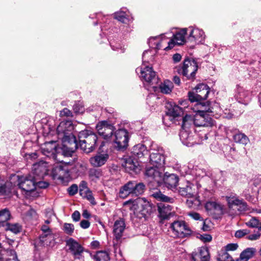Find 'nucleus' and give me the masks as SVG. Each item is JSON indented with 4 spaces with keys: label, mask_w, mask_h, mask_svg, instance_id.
<instances>
[{
    "label": "nucleus",
    "mask_w": 261,
    "mask_h": 261,
    "mask_svg": "<svg viewBox=\"0 0 261 261\" xmlns=\"http://www.w3.org/2000/svg\"><path fill=\"white\" fill-rule=\"evenodd\" d=\"M190 109L196 114L194 118L189 115H186L182 118V128L184 129L192 123L196 126L211 127L214 125L212 119L206 114L214 112L209 102L197 103L194 107L191 106Z\"/></svg>",
    "instance_id": "1"
},
{
    "label": "nucleus",
    "mask_w": 261,
    "mask_h": 261,
    "mask_svg": "<svg viewBox=\"0 0 261 261\" xmlns=\"http://www.w3.org/2000/svg\"><path fill=\"white\" fill-rule=\"evenodd\" d=\"M79 140L81 149L85 153H89L95 149L97 137L92 131L84 130L79 133Z\"/></svg>",
    "instance_id": "2"
},
{
    "label": "nucleus",
    "mask_w": 261,
    "mask_h": 261,
    "mask_svg": "<svg viewBox=\"0 0 261 261\" xmlns=\"http://www.w3.org/2000/svg\"><path fill=\"white\" fill-rule=\"evenodd\" d=\"M145 186L143 182L129 181L121 187L119 190V197L126 198L128 195L138 196L142 195L145 191Z\"/></svg>",
    "instance_id": "3"
},
{
    "label": "nucleus",
    "mask_w": 261,
    "mask_h": 261,
    "mask_svg": "<svg viewBox=\"0 0 261 261\" xmlns=\"http://www.w3.org/2000/svg\"><path fill=\"white\" fill-rule=\"evenodd\" d=\"M137 73H140V76L143 80L145 82L144 85L146 87L150 86L156 91V87L155 86L158 82V79L156 76L155 72L152 70L151 67H149L145 64V61H143V64L140 67L136 69Z\"/></svg>",
    "instance_id": "4"
},
{
    "label": "nucleus",
    "mask_w": 261,
    "mask_h": 261,
    "mask_svg": "<svg viewBox=\"0 0 261 261\" xmlns=\"http://www.w3.org/2000/svg\"><path fill=\"white\" fill-rule=\"evenodd\" d=\"M169 228L172 236L174 238H184L190 236L192 230L184 221H174L170 224Z\"/></svg>",
    "instance_id": "5"
},
{
    "label": "nucleus",
    "mask_w": 261,
    "mask_h": 261,
    "mask_svg": "<svg viewBox=\"0 0 261 261\" xmlns=\"http://www.w3.org/2000/svg\"><path fill=\"white\" fill-rule=\"evenodd\" d=\"M165 161V157L163 148L157 145H152L150 149V164L156 168H160L163 166Z\"/></svg>",
    "instance_id": "6"
},
{
    "label": "nucleus",
    "mask_w": 261,
    "mask_h": 261,
    "mask_svg": "<svg viewBox=\"0 0 261 261\" xmlns=\"http://www.w3.org/2000/svg\"><path fill=\"white\" fill-rule=\"evenodd\" d=\"M195 92L190 91L188 93L189 99L191 102H197L202 103L201 100L206 99L210 91L208 86L204 84L197 85L195 89Z\"/></svg>",
    "instance_id": "7"
},
{
    "label": "nucleus",
    "mask_w": 261,
    "mask_h": 261,
    "mask_svg": "<svg viewBox=\"0 0 261 261\" xmlns=\"http://www.w3.org/2000/svg\"><path fill=\"white\" fill-rule=\"evenodd\" d=\"M42 153L49 159H52L54 161L61 162L60 157V151L58 148V144L56 141L45 142L41 147Z\"/></svg>",
    "instance_id": "8"
},
{
    "label": "nucleus",
    "mask_w": 261,
    "mask_h": 261,
    "mask_svg": "<svg viewBox=\"0 0 261 261\" xmlns=\"http://www.w3.org/2000/svg\"><path fill=\"white\" fill-rule=\"evenodd\" d=\"M198 69L197 63L194 60H185L182 67L178 69V72L186 76L188 79H195L196 72Z\"/></svg>",
    "instance_id": "9"
},
{
    "label": "nucleus",
    "mask_w": 261,
    "mask_h": 261,
    "mask_svg": "<svg viewBox=\"0 0 261 261\" xmlns=\"http://www.w3.org/2000/svg\"><path fill=\"white\" fill-rule=\"evenodd\" d=\"M66 245L68 247V252L71 254L74 259H83V254L85 250L79 242L70 238L66 241Z\"/></svg>",
    "instance_id": "10"
},
{
    "label": "nucleus",
    "mask_w": 261,
    "mask_h": 261,
    "mask_svg": "<svg viewBox=\"0 0 261 261\" xmlns=\"http://www.w3.org/2000/svg\"><path fill=\"white\" fill-rule=\"evenodd\" d=\"M74 128V125L71 121H62L57 128L59 138L64 140L66 137L70 139L71 136L75 137L72 134Z\"/></svg>",
    "instance_id": "11"
},
{
    "label": "nucleus",
    "mask_w": 261,
    "mask_h": 261,
    "mask_svg": "<svg viewBox=\"0 0 261 261\" xmlns=\"http://www.w3.org/2000/svg\"><path fill=\"white\" fill-rule=\"evenodd\" d=\"M115 143V147L118 150L125 148L128 145V136L127 132L124 129H119L115 132L114 138H111Z\"/></svg>",
    "instance_id": "12"
},
{
    "label": "nucleus",
    "mask_w": 261,
    "mask_h": 261,
    "mask_svg": "<svg viewBox=\"0 0 261 261\" xmlns=\"http://www.w3.org/2000/svg\"><path fill=\"white\" fill-rule=\"evenodd\" d=\"M63 145L62 148H59L60 156H71L77 148V143L75 137L71 136V138L68 139L67 137L65 138L64 140H62Z\"/></svg>",
    "instance_id": "13"
},
{
    "label": "nucleus",
    "mask_w": 261,
    "mask_h": 261,
    "mask_svg": "<svg viewBox=\"0 0 261 261\" xmlns=\"http://www.w3.org/2000/svg\"><path fill=\"white\" fill-rule=\"evenodd\" d=\"M96 128L99 135L104 139L109 140L113 137L114 126L108 121L105 120L99 122Z\"/></svg>",
    "instance_id": "14"
},
{
    "label": "nucleus",
    "mask_w": 261,
    "mask_h": 261,
    "mask_svg": "<svg viewBox=\"0 0 261 261\" xmlns=\"http://www.w3.org/2000/svg\"><path fill=\"white\" fill-rule=\"evenodd\" d=\"M188 34V29H182L172 36V38L167 42L168 46L164 48L165 50L172 48L175 45H182L187 42L185 35Z\"/></svg>",
    "instance_id": "15"
},
{
    "label": "nucleus",
    "mask_w": 261,
    "mask_h": 261,
    "mask_svg": "<svg viewBox=\"0 0 261 261\" xmlns=\"http://www.w3.org/2000/svg\"><path fill=\"white\" fill-rule=\"evenodd\" d=\"M51 174L54 179H59L62 181H66L70 177L69 170L66 165H56L53 168Z\"/></svg>",
    "instance_id": "16"
},
{
    "label": "nucleus",
    "mask_w": 261,
    "mask_h": 261,
    "mask_svg": "<svg viewBox=\"0 0 261 261\" xmlns=\"http://www.w3.org/2000/svg\"><path fill=\"white\" fill-rule=\"evenodd\" d=\"M189 36L187 38V42L202 43L204 41L205 35L204 32L198 28L190 27L188 29Z\"/></svg>",
    "instance_id": "17"
},
{
    "label": "nucleus",
    "mask_w": 261,
    "mask_h": 261,
    "mask_svg": "<svg viewBox=\"0 0 261 261\" xmlns=\"http://www.w3.org/2000/svg\"><path fill=\"white\" fill-rule=\"evenodd\" d=\"M50 166L46 161H40L33 165V171L35 177L43 178L44 176L48 174Z\"/></svg>",
    "instance_id": "18"
},
{
    "label": "nucleus",
    "mask_w": 261,
    "mask_h": 261,
    "mask_svg": "<svg viewBox=\"0 0 261 261\" xmlns=\"http://www.w3.org/2000/svg\"><path fill=\"white\" fill-rule=\"evenodd\" d=\"M36 177H21L19 178L18 186L25 192H31L36 189Z\"/></svg>",
    "instance_id": "19"
},
{
    "label": "nucleus",
    "mask_w": 261,
    "mask_h": 261,
    "mask_svg": "<svg viewBox=\"0 0 261 261\" xmlns=\"http://www.w3.org/2000/svg\"><path fill=\"white\" fill-rule=\"evenodd\" d=\"M166 108L167 109L166 116L169 117L171 121L180 117L184 114L183 108H181L174 103H168Z\"/></svg>",
    "instance_id": "20"
},
{
    "label": "nucleus",
    "mask_w": 261,
    "mask_h": 261,
    "mask_svg": "<svg viewBox=\"0 0 261 261\" xmlns=\"http://www.w3.org/2000/svg\"><path fill=\"white\" fill-rule=\"evenodd\" d=\"M122 166L125 168V171L132 174L133 172L138 173L140 170V166L136 160L132 159L131 157L126 158L122 163Z\"/></svg>",
    "instance_id": "21"
},
{
    "label": "nucleus",
    "mask_w": 261,
    "mask_h": 261,
    "mask_svg": "<svg viewBox=\"0 0 261 261\" xmlns=\"http://www.w3.org/2000/svg\"><path fill=\"white\" fill-rule=\"evenodd\" d=\"M197 187L193 183L187 181L185 186L180 187L178 190L179 193L183 196H194L197 194Z\"/></svg>",
    "instance_id": "22"
},
{
    "label": "nucleus",
    "mask_w": 261,
    "mask_h": 261,
    "mask_svg": "<svg viewBox=\"0 0 261 261\" xmlns=\"http://www.w3.org/2000/svg\"><path fill=\"white\" fill-rule=\"evenodd\" d=\"M125 228V223L122 218H120L115 221L113 227V233L114 239L117 242L122 238L123 233Z\"/></svg>",
    "instance_id": "23"
},
{
    "label": "nucleus",
    "mask_w": 261,
    "mask_h": 261,
    "mask_svg": "<svg viewBox=\"0 0 261 261\" xmlns=\"http://www.w3.org/2000/svg\"><path fill=\"white\" fill-rule=\"evenodd\" d=\"M159 168L148 167L145 171V175L150 179V181H154L160 184L162 182L163 173L159 171Z\"/></svg>",
    "instance_id": "24"
},
{
    "label": "nucleus",
    "mask_w": 261,
    "mask_h": 261,
    "mask_svg": "<svg viewBox=\"0 0 261 261\" xmlns=\"http://www.w3.org/2000/svg\"><path fill=\"white\" fill-rule=\"evenodd\" d=\"M236 97L239 102L246 105L251 100V94L250 91L239 87L238 88Z\"/></svg>",
    "instance_id": "25"
},
{
    "label": "nucleus",
    "mask_w": 261,
    "mask_h": 261,
    "mask_svg": "<svg viewBox=\"0 0 261 261\" xmlns=\"http://www.w3.org/2000/svg\"><path fill=\"white\" fill-rule=\"evenodd\" d=\"M132 157L135 160L143 159L148 154V150L146 147L143 144H138L135 145L132 149Z\"/></svg>",
    "instance_id": "26"
},
{
    "label": "nucleus",
    "mask_w": 261,
    "mask_h": 261,
    "mask_svg": "<svg viewBox=\"0 0 261 261\" xmlns=\"http://www.w3.org/2000/svg\"><path fill=\"white\" fill-rule=\"evenodd\" d=\"M192 258L194 261H210L208 250L205 247H200L197 251L192 253Z\"/></svg>",
    "instance_id": "27"
},
{
    "label": "nucleus",
    "mask_w": 261,
    "mask_h": 261,
    "mask_svg": "<svg viewBox=\"0 0 261 261\" xmlns=\"http://www.w3.org/2000/svg\"><path fill=\"white\" fill-rule=\"evenodd\" d=\"M205 208L210 215L223 214V206L215 201H207L205 204Z\"/></svg>",
    "instance_id": "28"
},
{
    "label": "nucleus",
    "mask_w": 261,
    "mask_h": 261,
    "mask_svg": "<svg viewBox=\"0 0 261 261\" xmlns=\"http://www.w3.org/2000/svg\"><path fill=\"white\" fill-rule=\"evenodd\" d=\"M178 177L174 174H170L168 175H162V182H164L165 186L170 189L175 188L178 183Z\"/></svg>",
    "instance_id": "29"
},
{
    "label": "nucleus",
    "mask_w": 261,
    "mask_h": 261,
    "mask_svg": "<svg viewBox=\"0 0 261 261\" xmlns=\"http://www.w3.org/2000/svg\"><path fill=\"white\" fill-rule=\"evenodd\" d=\"M159 216L163 219H168L172 214V206L166 203H160L158 205Z\"/></svg>",
    "instance_id": "30"
},
{
    "label": "nucleus",
    "mask_w": 261,
    "mask_h": 261,
    "mask_svg": "<svg viewBox=\"0 0 261 261\" xmlns=\"http://www.w3.org/2000/svg\"><path fill=\"white\" fill-rule=\"evenodd\" d=\"M55 237L54 233L42 234L40 237V243L43 246L53 247L56 244Z\"/></svg>",
    "instance_id": "31"
},
{
    "label": "nucleus",
    "mask_w": 261,
    "mask_h": 261,
    "mask_svg": "<svg viewBox=\"0 0 261 261\" xmlns=\"http://www.w3.org/2000/svg\"><path fill=\"white\" fill-rule=\"evenodd\" d=\"M109 158L107 153H98L90 159L91 164L94 167H100L104 165Z\"/></svg>",
    "instance_id": "32"
},
{
    "label": "nucleus",
    "mask_w": 261,
    "mask_h": 261,
    "mask_svg": "<svg viewBox=\"0 0 261 261\" xmlns=\"http://www.w3.org/2000/svg\"><path fill=\"white\" fill-rule=\"evenodd\" d=\"M256 253V249L254 248H247L244 250L240 254L239 258L235 261H248L253 257Z\"/></svg>",
    "instance_id": "33"
},
{
    "label": "nucleus",
    "mask_w": 261,
    "mask_h": 261,
    "mask_svg": "<svg viewBox=\"0 0 261 261\" xmlns=\"http://www.w3.org/2000/svg\"><path fill=\"white\" fill-rule=\"evenodd\" d=\"M179 137L182 144L187 146H192L194 144L193 137L186 130H181L179 134Z\"/></svg>",
    "instance_id": "34"
},
{
    "label": "nucleus",
    "mask_w": 261,
    "mask_h": 261,
    "mask_svg": "<svg viewBox=\"0 0 261 261\" xmlns=\"http://www.w3.org/2000/svg\"><path fill=\"white\" fill-rule=\"evenodd\" d=\"M226 201L227 202V205L229 208H232L234 206L238 205L240 199L237 195L234 193H230L224 197Z\"/></svg>",
    "instance_id": "35"
},
{
    "label": "nucleus",
    "mask_w": 261,
    "mask_h": 261,
    "mask_svg": "<svg viewBox=\"0 0 261 261\" xmlns=\"http://www.w3.org/2000/svg\"><path fill=\"white\" fill-rule=\"evenodd\" d=\"M11 214L7 208H4L0 211V226H5L8 221L10 219Z\"/></svg>",
    "instance_id": "36"
},
{
    "label": "nucleus",
    "mask_w": 261,
    "mask_h": 261,
    "mask_svg": "<svg viewBox=\"0 0 261 261\" xmlns=\"http://www.w3.org/2000/svg\"><path fill=\"white\" fill-rule=\"evenodd\" d=\"M159 88L162 93L167 94L171 92L173 85L170 81L165 80L160 85Z\"/></svg>",
    "instance_id": "37"
},
{
    "label": "nucleus",
    "mask_w": 261,
    "mask_h": 261,
    "mask_svg": "<svg viewBox=\"0 0 261 261\" xmlns=\"http://www.w3.org/2000/svg\"><path fill=\"white\" fill-rule=\"evenodd\" d=\"M170 38V37H169ZM168 37H166L165 34H162L160 36H155L153 37H151L149 40V43L150 45H153V44L155 45L154 47L157 49H160L161 48L163 47L164 46L161 45V42H153L157 39H161L162 42H164L165 40L168 39Z\"/></svg>",
    "instance_id": "38"
},
{
    "label": "nucleus",
    "mask_w": 261,
    "mask_h": 261,
    "mask_svg": "<svg viewBox=\"0 0 261 261\" xmlns=\"http://www.w3.org/2000/svg\"><path fill=\"white\" fill-rule=\"evenodd\" d=\"M5 254H7L10 256L8 258H6V261H19L16 252L12 249L10 250H1V254L0 255H4ZM4 260L5 258L4 257Z\"/></svg>",
    "instance_id": "39"
},
{
    "label": "nucleus",
    "mask_w": 261,
    "mask_h": 261,
    "mask_svg": "<svg viewBox=\"0 0 261 261\" xmlns=\"http://www.w3.org/2000/svg\"><path fill=\"white\" fill-rule=\"evenodd\" d=\"M186 203L188 207L191 208H196L200 204V201L197 198V194L194 196L187 197Z\"/></svg>",
    "instance_id": "40"
},
{
    "label": "nucleus",
    "mask_w": 261,
    "mask_h": 261,
    "mask_svg": "<svg viewBox=\"0 0 261 261\" xmlns=\"http://www.w3.org/2000/svg\"><path fill=\"white\" fill-rule=\"evenodd\" d=\"M152 195L154 198H155L157 200H160L162 202L169 203H172L173 202V198H170L163 194L160 191L154 192Z\"/></svg>",
    "instance_id": "41"
},
{
    "label": "nucleus",
    "mask_w": 261,
    "mask_h": 261,
    "mask_svg": "<svg viewBox=\"0 0 261 261\" xmlns=\"http://www.w3.org/2000/svg\"><path fill=\"white\" fill-rule=\"evenodd\" d=\"M233 140L235 142L246 145L249 142L248 137L242 133H238L234 135L233 137Z\"/></svg>",
    "instance_id": "42"
},
{
    "label": "nucleus",
    "mask_w": 261,
    "mask_h": 261,
    "mask_svg": "<svg viewBox=\"0 0 261 261\" xmlns=\"http://www.w3.org/2000/svg\"><path fill=\"white\" fill-rule=\"evenodd\" d=\"M231 256L224 249L221 250L217 257V261H232Z\"/></svg>",
    "instance_id": "43"
},
{
    "label": "nucleus",
    "mask_w": 261,
    "mask_h": 261,
    "mask_svg": "<svg viewBox=\"0 0 261 261\" xmlns=\"http://www.w3.org/2000/svg\"><path fill=\"white\" fill-rule=\"evenodd\" d=\"M95 261H109L110 257L106 251H98L94 256Z\"/></svg>",
    "instance_id": "44"
},
{
    "label": "nucleus",
    "mask_w": 261,
    "mask_h": 261,
    "mask_svg": "<svg viewBox=\"0 0 261 261\" xmlns=\"http://www.w3.org/2000/svg\"><path fill=\"white\" fill-rule=\"evenodd\" d=\"M113 15L114 18L122 23H126L128 20L127 14L123 11L116 12Z\"/></svg>",
    "instance_id": "45"
},
{
    "label": "nucleus",
    "mask_w": 261,
    "mask_h": 261,
    "mask_svg": "<svg viewBox=\"0 0 261 261\" xmlns=\"http://www.w3.org/2000/svg\"><path fill=\"white\" fill-rule=\"evenodd\" d=\"M101 174L99 170L92 169L89 171V176L93 181H96L101 176Z\"/></svg>",
    "instance_id": "46"
},
{
    "label": "nucleus",
    "mask_w": 261,
    "mask_h": 261,
    "mask_svg": "<svg viewBox=\"0 0 261 261\" xmlns=\"http://www.w3.org/2000/svg\"><path fill=\"white\" fill-rule=\"evenodd\" d=\"M246 225L251 228H258L259 227V220L256 217H252L245 223Z\"/></svg>",
    "instance_id": "47"
},
{
    "label": "nucleus",
    "mask_w": 261,
    "mask_h": 261,
    "mask_svg": "<svg viewBox=\"0 0 261 261\" xmlns=\"http://www.w3.org/2000/svg\"><path fill=\"white\" fill-rule=\"evenodd\" d=\"M5 226H6V230H9L12 232L17 233L20 230V226L18 224H9L7 223Z\"/></svg>",
    "instance_id": "48"
},
{
    "label": "nucleus",
    "mask_w": 261,
    "mask_h": 261,
    "mask_svg": "<svg viewBox=\"0 0 261 261\" xmlns=\"http://www.w3.org/2000/svg\"><path fill=\"white\" fill-rule=\"evenodd\" d=\"M63 230L66 234L71 236L74 232V227L72 224L65 223L63 224Z\"/></svg>",
    "instance_id": "49"
},
{
    "label": "nucleus",
    "mask_w": 261,
    "mask_h": 261,
    "mask_svg": "<svg viewBox=\"0 0 261 261\" xmlns=\"http://www.w3.org/2000/svg\"><path fill=\"white\" fill-rule=\"evenodd\" d=\"M84 193H85L83 194V195H81V196H83L84 198H86L88 201H90V202L92 205L96 204V202L95 201V199L93 196L92 191L90 190H89L86 192H85Z\"/></svg>",
    "instance_id": "50"
},
{
    "label": "nucleus",
    "mask_w": 261,
    "mask_h": 261,
    "mask_svg": "<svg viewBox=\"0 0 261 261\" xmlns=\"http://www.w3.org/2000/svg\"><path fill=\"white\" fill-rule=\"evenodd\" d=\"M236 206L238 207V210L240 212H245L248 209L246 202L243 199H241L238 205H237Z\"/></svg>",
    "instance_id": "51"
},
{
    "label": "nucleus",
    "mask_w": 261,
    "mask_h": 261,
    "mask_svg": "<svg viewBox=\"0 0 261 261\" xmlns=\"http://www.w3.org/2000/svg\"><path fill=\"white\" fill-rule=\"evenodd\" d=\"M80 194L81 195H83L85 192L89 190L90 189L87 187V182L86 181L82 180L79 185Z\"/></svg>",
    "instance_id": "52"
},
{
    "label": "nucleus",
    "mask_w": 261,
    "mask_h": 261,
    "mask_svg": "<svg viewBox=\"0 0 261 261\" xmlns=\"http://www.w3.org/2000/svg\"><path fill=\"white\" fill-rule=\"evenodd\" d=\"M250 231L247 229H240L235 233V237L238 238H241L249 234Z\"/></svg>",
    "instance_id": "53"
},
{
    "label": "nucleus",
    "mask_w": 261,
    "mask_h": 261,
    "mask_svg": "<svg viewBox=\"0 0 261 261\" xmlns=\"http://www.w3.org/2000/svg\"><path fill=\"white\" fill-rule=\"evenodd\" d=\"M187 215L195 220H203V218L201 217L200 214L196 212H189L187 213Z\"/></svg>",
    "instance_id": "54"
},
{
    "label": "nucleus",
    "mask_w": 261,
    "mask_h": 261,
    "mask_svg": "<svg viewBox=\"0 0 261 261\" xmlns=\"http://www.w3.org/2000/svg\"><path fill=\"white\" fill-rule=\"evenodd\" d=\"M26 218L28 220L36 219L37 218V214L36 211L33 209H30L26 214Z\"/></svg>",
    "instance_id": "55"
},
{
    "label": "nucleus",
    "mask_w": 261,
    "mask_h": 261,
    "mask_svg": "<svg viewBox=\"0 0 261 261\" xmlns=\"http://www.w3.org/2000/svg\"><path fill=\"white\" fill-rule=\"evenodd\" d=\"M78 191V187L76 185L73 184L68 189V192L70 195H75Z\"/></svg>",
    "instance_id": "56"
},
{
    "label": "nucleus",
    "mask_w": 261,
    "mask_h": 261,
    "mask_svg": "<svg viewBox=\"0 0 261 261\" xmlns=\"http://www.w3.org/2000/svg\"><path fill=\"white\" fill-rule=\"evenodd\" d=\"M37 177H36V188L37 187L38 188H41V189H45L47 188L48 186V184L47 182L45 181H37Z\"/></svg>",
    "instance_id": "57"
},
{
    "label": "nucleus",
    "mask_w": 261,
    "mask_h": 261,
    "mask_svg": "<svg viewBox=\"0 0 261 261\" xmlns=\"http://www.w3.org/2000/svg\"><path fill=\"white\" fill-rule=\"evenodd\" d=\"M261 233L258 232H255L247 237V239L251 241L258 240L260 237Z\"/></svg>",
    "instance_id": "58"
},
{
    "label": "nucleus",
    "mask_w": 261,
    "mask_h": 261,
    "mask_svg": "<svg viewBox=\"0 0 261 261\" xmlns=\"http://www.w3.org/2000/svg\"><path fill=\"white\" fill-rule=\"evenodd\" d=\"M238 247L237 244H229L225 246V249H224L226 251H234L236 250Z\"/></svg>",
    "instance_id": "59"
},
{
    "label": "nucleus",
    "mask_w": 261,
    "mask_h": 261,
    "mask_svg": "<svg viewBox=\"0 0 261 261\" xmlns=\"http://www.w3.org/2000/svg\"><path fill=\"white\" fill-rule=\"evenodd\" d=\"M60 114L61 116H72V112H71V111H70L69 109L67 108H64L63 110L61 111Z\"/></svg>",
    "instance_id": "60"
},
{
    "label": "nucleus",
    "mask_w": 261,
    "mask_h": 261,
    "mask_svg": "<svg viewBox=\"0 0 261 261\" xmlns=\"http://www.w3.org/2000/svg\"><path fill=\"white\" fill-rule=\"evenodd\" d=\"M73 110L75 113H82L84 112V109L82 105L76 103L73 106Z\"/></svg>",
    "instance_id": "61"
},
{
    "label": "nucleus",
    "mask_w": 261,
    "mask_h": 261,
    "mask_svg": "<svg viewBox=\"0 0 261 261\" xmlns=\"http://www.w3.org/2000/svg\"><path fill=\"white\" fill-rule=\"evenodd\" d=\"M200 239L203 242L206 243L210 242L212 239V237L210 234H204L203 235H201Z\"/></svg>",
    "instance_id": "62"
},
{
    "label": "nucleus",
    "mask_w": 261,
    "mask_h": 261,
    "mask_svg": "<svg viewBox=\"0 0 261 261\" xmlns=\"http://www.w3.org/2000/svg\"><path fill=\"white\" fill-rule=\"evenodd\" d=\"M80 226L83 229H87L89 227L90 223L86 220H83L80 222Z\"/></svg>",
    "instance_id": "63"
},
{
    "label": "nucleus",
    "mask_w": 261,
    "mask_h": 261,
    "mask_svg": "<svg viewBox=\"0 0 261 261\" xmlns=\"http://www.w3.org/2000/svg\"><path fill=\"white\" fill-rule=\"evenodd\" d=\"M81 215L79 211H75L72 214V218L74 221H79L80 219Z\"/></svg>",
    "instance_id": "64"
}]
</instances>
